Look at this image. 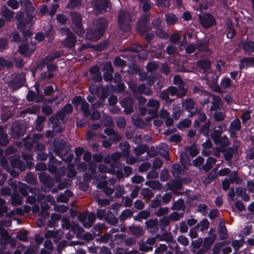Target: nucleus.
I'll return each instance as SVG.
<instances>
[{
    "label": "nucleus",
    "instance_id": "obj_8",
    "mask_svg": "<svg viewBox=\"0 0 254 254\" xmlns=\"http://www.w3.org/2000/svg\"><path fill=\"white\" fill-rule=\"evenodd\" d=\"M25 81V75L22 73H18L9 81V86L13 91L18 90L24 86Z\"/></svg>",
    "mask_w": 254,
    "mask_h": 254
},
{
    "label": "nucleus",
    "instance_id": "obj_49",
    "mask_svg": "<svg viewBox=\"0 0 254 254\" xmlns=\"http://www.w3.org/2000/svg\"><path fill=\"white\" fill-rule=\"evenodd\" d=\"M174 83L176 85H179L180 90H186L184 88V85L182 82V79L179 76H175L173 79Z\"/></svg>",
    "mask_w": 254,
    "mask_h": 254
},
{
    "label": "nucleus",
    "instance_id": "obj_51",
    "mask_svg": "<svg viewBox=\"0 0 254 254\" xmlns=\"http://www.w3.org/2000/svg\"><path fill=\"white\" fill-rule=\"evenodd\" d=\"M83 101V99L80 96H75L71 100V103L74 106L75 108H77L80 104Z\"/></svg>",
    "mask_w": 254,
    "mask_h": 254
},
{
    "label": "nucleus",
    "instance_id": "obj_62",
    "mask_svg": "<svg viewBox=\"0 0 254 254\" xmlns=\"http://www.w3.org/2000/svg\"><path fill=\"white\" fill-rule=\"evenodd\" d=\"M58 22L62 24H65L67 20V17L63 14H58L56 16Z\"/></svg>",
    "mask_w": 254,
    "mask_h": 254
},
{
    "label": "nucleus",
    "instance_id": "obj_6",
    "mask_svg": "<svg viewBox=\"0 0 254 254\" xmlns=\"http://www.w3.org/2000/svg\"><path fill=\"white\" fill-rule=\"evenodd\" d=\"M70 16L73 30L78 36L83 37L85 31L83 27L81 14L77 11H73L70 13Z\"/></svg>",
    "mask_w": 254,
    "mask_h": 254
},
{
    "label": "nucleus",
    "instance_id": "obj_57",
    "mask_svg": "<svg viewBox=\"0 0 254 254\" xmlns=\"http://www.w3.org/2000/svg\"><path fill=\"white\" fill-rule=\"evenodd\" d=\"M54 87L52 85H48L44 89V93L45 96H51L54 93Z\"/></svg>",
    "mask_w": 254,
    "mask_h": 254
},
{
    "label": "nucleus",
    "instance_id": "obj_30",
    "mask_svg": "<svg viewBox=\"0 0 254 254\" xmlns=\"http://www.w3.org/2000/svg\"><path fill=\"white\" fill-rule=\"evenodd\" d=\"M14 12L7 8L2 11V15L6 21H10L13 17Z\"/></svg>",
    "mask_w": 254,
    "mask_h": 254
},
{
    "label": "nucleus",
    "instance_id": "obj_41",
    "mask_svg": "<svg viewBox=\"0 0 254 254\" xmlns=\"http://www.w3.org/2000/svg\"><path fill=\"white\" fill-rule=\"evenodd\" d=\"M84 152L85 150L82 147H78L74 149V153L76 156L75 162H79L80 160L81 156Z\"/></svg>",
    "mask_w": 254,
    "mask_h": 254
},
{
    "label": "nucleus",
    "instance_id": "obj_19",
    "mask_svg": "<svg viewBox=\"0 0 254 254\" xmlns=\"http://www.w3.org/2000/svg\"><path fill=\"white\" fill-rule=\"evenodd\" d=\"M159 238L160 240L165 241L167 242L169 245H171L170 247L171 249H174L177 245L175 241H174L173 238L171 234H164L160 236Z\"/></svg>",
    "mask_w": 254,
    "mask_h": 254
},
{
    "label": "nucleus",
    "instance_id": "obj_47",
    "mask_svg": "<svg viewBox=\"0 0 254 254\" xmlns=\"http://www.w3.org/2000/svg\"><path fill=\"white\" fill-rule=\"evenodd\" d=\"M93 110L92 113H90V119L92 121H96L99 120L101 117V114L100 111L95 110L94 107H93Z\"/></svg>",
    "mask_w": 254,
    "mask_h": 254
},
{
    "label": "nucleus",
    "instance_id": "obj_26",
    "mask_svg": "<svg viewBox=\"0 0 254 254\" xmlns=\"http://www.w3.org/2000/svg\"><path fill=\"white\" fill-rule=\"evenodd\" d=\"M45 37L48 39V42H51L55 37V31L52 25H50L46 30H45Z\"/></svg>",
    "mask_w": 254,
    "mask_h": 254
},
{
    "label": "nucleus",
    "instance_id": "obj_55",
    "mask_svg": "<svg viewBox=\"0 0 254 254\" xmlns=\"http://www.w3.org/2000/svg\"><path fill=\"white\" fill-rule=\"evenodd\" d=\"M49 122L53 125H56V127H58L59 128H60L59 127V125H61L60 121L55 114L50 118Z\"/></svg>",
    "mask_w": 254,
    "mask_h": 254
},
{
    "label": "nucleus",
    "instance_id": "obj_48",
    "mask_svg": "<svg viewBox=\"0 0 254 254\" xmlns=\"http://www.w3.org/2000/svg\"><path fill=\"white\" fill-rule=\"evenodd\" d=\"M28 188L25 184H20L18 186V190L20 193L23 196H26L28 193Z\"/></svg>",
    "mask_w": 254,
    "mask_h": 254
},
{
    "label": "nucleus",
    "instance_id": "obj_35",
    "mask_svg": "<svg viewBox=\"0 0 254 254\" xmlns=\"http://www.w3.org/2000/svg\"><path fill=\"white\" fill-rule=\"evenodd\" d=\"M109 42L107 40L94 46V49L97 51H102L107 49L109 46Z\"/></svg>",
    "mask_w": 254,
    "mask_h": 254
},
{
    "label": "nucleus",
    "instance_id": "obj_4",
    "mask_svg": "<svg viewBox=\"0 0 254 254\" xmlns=\"http://www.w3.org/2000/svg\"><path fill=\"white\" fill-rule=\"evenodd\" d=\"M197 66L201 71L205 73V77L208 84H214L217 80V76L213 72L209 71L210 63L207 60H202L197 62Z\"/></svg>",
    "mask_w": 254,
    "mask_h": 254
},
{
    "label": "nucleus",
    "instance_id": "obj_56",
    "mask_svg": "<svg viewBox=\"0 0 254 254\" xmlns=\"http://www.w3.org/2000/svg\"><path fill=\"white\" fill-rule=\"evenodd\" d=\"M7 4L13 9H16L19 7V4L16 0H8Z\"/></svg>",
    "mask_w": 254,
    "mask_h": 254
},
{
    "label": "nucleus",
    "instance_id": "obj_46",
    "mask_svg": "<svg viewBox=\"0 0 254 254\" xmlns=\"http://www.w3.org/2000/svg\"><path fill=\"white\" fill-rule=\"evenodd\" d=\"M166 20L168 24H174L178 20V18L173 14H168L166 16Z\"/></svg>",
    "mask_w": 254,
    "mask_h": 254
},
{
    "label": "nucleus",
    "instance_id": "obj_7",
    "mask_svg": "<svg viewBox=\"0 0 254 254\" xmlns=\"http://www.w3.org/2000/svg\"><path fill=\"white\" fill-rule=\"evenodd\" d=\"M122 153L116 152L113 153L111 156L112 162L111 164L116 170V175H127V166H123L120 159L122 157Z\"/></svg>",
    "mask_w": 254,
    "mask_h": 254
},
{
    "label": "nucleus",
    "instance_id": "obj_16",
    "mask_svg": "<svg viewBox=\"0 0 254 254\" xmlns=\"http://www.w3.org/2000/svg\"><path fill=\"white\" fill-rule=\"evenodd\" d=\"M76 42V37L71 32L67 34L63 44L66 47L73 48L75 47Z\"/></svg>",
    "mask_w": 254,
    "mask_h": 254
},
{
    "label": "nucleus",
    "instance_id": "obj_23",
    "mask_svg": "<svg viewBox=\"0 0 254 254\" xmlns=\"http://www.w3.org/2000/svg\"><path fill=\"white\" fill-rule=\"evenodd\" d=\"M89 107V104L83 99V101L81 104L80 109L84 116L86 118H88L90 115V110Z\"/></svg>",
    "mask_w": 254,
    "mask_h": 254
},
{
    "label": "nucleus",
    "instance_id": "obj_60",
    "mask_svg": "<svg viewBox=\"0 0 254 254\" xmlns=\"http://www.w3.org/2000/svg\"><path fill=\"white\" fill-rule=\"evenodd\" d=\"M67 169L68 170V173L66 175H77L75 169V165L73 163L68 164L67 165Z\"/></svg>",
    "mask_w": 254,
    "mask_h": 254
},
{
    "label": "nucleus",
    "instance_id": "obj_31",
    "mask_svg": "<svg viewBox=\"0 0 254 254\" xmlns=\"http://www.w3.org/2000/svg\"><path fill=\"white\" fill-rule=\"evenodd\" d=\"M35 169L36 171L41 172L36 175H47L44 172L47 170V165L44 163H38L35 166Z\"/></svg>",
    "mask_w": 254,
    "mask_h": 254
},
{
    "label": "nucleus",
    "instance_id": "obj_52",
    "mask_svg": "<svg viewBox=\"0 0 254 254\" xmlns=\"http://www.w3.org/2000/svg\"><path fill=\"white\" fill-rule=\"evenodd\" d=\"M184 205V202L183 200H179L176 202H175L173 204L172 209L173 210H181Z\"/></svg>",
    "mask_w": 254,
    "mask_h": 254
},
{
    "label": "nucleus",
    "instance_id": "obj_28",
    "mask_svg": "<svg viewBox=\"0 0 254 254\" xmlns=\"http://www.w3.org/2000/svg\"><path fill=\"white\" fill-rule=\"evenodd\" d=\"M95 220V215H94V214L90 213L87 216L86 222H83V226L86 228L91 227L93 223L94 222Z\"/></svg>",
    "mask_w": 254,
    "mask_h": 254
},
{
    "label": "nucleus",
    "instance_id": "obj_42",
    "mask_svg": "<svg viewBox=\"0 0 254 254\" xmlns=\"http://www.w3.org/2000/svg\"><path fill=\"white\" fill-rule=\"evenodd\" d=\"M60 158L62 160L69 164L73 160V154L72 153H70L68 151L65 154H63Z\"/></svg>",
    "mask_w": 254,
    "mask_h": 254
},
{
    "label": "nucleus",
    "instance_id": "obj_61",
    "mask_svg": "<svg viewBox=\"0 0 254 254\" xmlns=\"http://www.w3.org/2000/svg\"><path fill=\"white\" fill-rule=\"evenodd\" d=\"M77 169L79 173L85 172L87 170V165L85 162L79 163L77 166Z\"/></svg>",
    "mask_w": 254,
    "mask_h": 254
},
{
    "label": "nucleus",
    "instance_id": "obj_45",
    "mask_svg": "<svg viewBox=\"0 0 254 254\" xmlns=\"http://www.w3.org/2000/svg\"><path fill=\"white\" fill-rule=\"evenodd\" d=\"M9 142L7 135L6 133L0 134V146H5Z\"/></svg>",
    "mask_w": 254,
    "mask_h": 254
},
{
    "label": "nucleus",
    "instance_id": "obj_27",
    "mask_svg": "<svg viewBox=\"0 0 254 254\" xmlns=\"http://www.w3.org/2000/svg\"><path fill=\"white\" fill-rule=\"evenodd\" d=\"M243 48L246 53L251 54L254 51V42H247L243 44Z\"/></svg>",
    "mask_w": 254,
    "mask_h": 254
},
{
    "label": "nucleus",
    "instance_id": "obj_24",
    "mask_svg": "<svg viewBox=\"0 0 254 254\" xmlns=\"http://www.w3.org/2000/svg\"><path fill=\"white\" fill-rule=\"evenodd\" d=\"M169 94L172 96L177 95L178 96L184 95L187 91L186 90H180V88H177L176 87H170L168 89Z\"/></svg>",
    "mask_w": 254,
    "mask_h": 254
},
{
    "label": "nucleus",
    "instance_id": "obj_18",
    "mask_svg": "<svg viewBox=\"0 0 254 254\" xmlns=\"http://www.w3.org/2000/svg\"><path fill=\"white\" fill-rule=\"evenodd\" d=\"M98 171L101 173H109L110 175H116V170L112 165L108 167L104 164H101L98 166Z\"/></svg>",
    "mask_w": 254,
    "mask_h": 254
},
{
    "label": "nucleus",
    "instance_id": "obj_22",
    "mask_svg": "<svg viewBox=\"0 0 254 254\" xmlns=\"http://www.w3.org/2000/svg\"><path fill=\"white\" fill-rule=\"evenodd\" d=\"M72 195V193L70 190H66L64 193L60 194L58 196L57 200L59 202L66 203L68 201L69 198L71 197Z\"/></svg>",
    "mask_w": 254,
    "mask_h": 254
},
{
    "label": "nucleus",
    "instance_id": "obj_29",
    "mask_svg": "<svg viewBox=\"0 0 254 254\" xmlns=\"http://www.w3.org/2000/svg\"><path fill=\"white\" fill-rule=\"evenodd\" d=\"M216 163V159L213 157H209L206 160V164L203 166V169L206 171L210 170L213 165Z\"/></svg>",
    "mask_w": 254,
    "mask_h": 254
},
{
    "label": "nucleus",
    "instance_id": "obj_43",
    "mask_svg": "<svg viewBox=\"0 0 254 254\" xmlns=\"http://www.w3.org/2000/svg\"><path fill=\"white\" fill-rule=\"evenodd\" d=\"M221 85L225 89H231L232 87L231 81L228 78H224L221 82Z\"/></svg>",
    "mask_w": 254,
    "mask_h": 254
},
{
    "label": "nucleus",
    "instance_id": "obj_12",
    "mask_svg": "<svg viewBox=\"0 0 254 254\" xmlns=\"http://www.w3.org/2000/svg\"><path fill=\"white\" fill-rule=\"evenodd\" d=\"M119 28L123 32L127 31V10H121L118 13Z\"/></svg>",
    "mask_w": 254,
    "mask_h": 254
},
{
    "label": "nucleus",
    "instance_id": "obj_21",
    "mask_svg": "<svg viewBox=\"0 0 254 254\" xmlns=\"http://www.w3.org/2000/svg\"><path fill=\"white\" fill-rule=\"evenodd\" d=\"M158 150L159 154L163 156L167 160H169L168 152L169 148L168 145L165 143H161L158 145Z\"/></svg>",
    "mask_w": 254,
    "mask_h": 254
},
{
    "label": "nucleus",
    "instance_id": "obj_58",
    "mask_svg": "<svg viewBox=\"0 0 254 254\" xmlns=\"http://www.w3.org/2000/svg\"><path fill=\"white\" fill-rule=\"evenodd\" d=\"M97 168V164L94 161H90L88 163V167L87 168L88 170L94 175V173H96Z\"/></svg>",
    "mask_w": 254,
    "mask_h": 254
},
{
    "label": "nucleus",
    "instance_id": "obj_37",
    "mask_svg": "<svg viewBox=\"0 0 254 254\" xmlns=\"http://www.w3.org/2000/svg\"><path fill=\"white\" fill-rule=\"evenodd\" d=\"M227 129V124H221L218 126V129H215L211 134L217 135V136H220L221 133L225 131Z\"/></svg>",
    "mask_w": 254,
    "mask_h": 254
},
{
    "label": "nucleus",
    "instance_id": "obj_54",
    "mask_svg": "<svg viewBox=\"0 0 254 254\" xmlns=\"http://www.w3.org/2000/svg\"><path fill=\"white\" fill-rule=\"evenodd\" d=\"M110 141L117 143L121 140V137L116 132L113 133L109 138Z\"/></svg>",
    "mask_w": 254,
    "mask_h": 254
},
{
    "label": "nucleus",
    "instance_id": "obj_36",
    "mask_svg": "<svg viewBox=\"0 0 254 254\" xmlns=\"http://www.w3.org/2000/svg\"><path fill=\"white\" fill-rule=\"evenodd\" d=\"M183 106L188 111H190L194 108V104L191 99H186L182 102Z\"/></svg>",
    "mask_w": 254,
    "mask_h": 254
},
{
    "label": "nucleus",
    "instance_id": "obj_11",
    "mask_svg": "<svg viewBox=\"0 0 254 254\" xmlns=\"http://www.w3.org/2000/svg\"><path fill=\"white\" fill-rule=\"evenodd\" d=\"M28 39L25 38L21 44L18 46V53L25 58H30L33 54L34 50H29L28 46Z\"/></svg>",
    "mask_w": 254,
    "mask_h": 254
},
{
    "label": "nucleus",
    "instance_id": "obj_13",
    "mask_svg": "<svg viewBox=\"0 0 254 254\" xmlns=\"http://www.w3.org/2000/svg\"><path fill=\"white\" fill-rule=\"evenodd\" d=\"M61 161H58L52 153L49 156V161L47 166L48 171L52 175H55L57 172V169L60 166Z\"/></svg>",
    "mask_w": 254,
    "mask_h": 254
},
{
    "label": "nucleus",
    "instance_id": "obj_40",
    "mask_svg": "<svg viewBox=\"0 0 254 254\" xmlns=\"http://www.w3.org/2000/svg\"><path fill=\"white\" fill-rule=\"evenodd\" d=\"M212 144L210 140H207L205 142L203 143V146L204 149L202 151V153L204 156H208L210 154V151H207L206 149L210 148L212 147Z\"/></svg>",
    "mask_w": 254,
    "mask_h": 254
},
{
    "label": "nucleus",
    "instance_id": "obj_10",
    "mask_svg": "<svg viewBox=\"0 0 254 254\" xmlns=\"http://www.w3.org/2000/svg\"><path fill=\"white\" fill-rule=\"evenodd\" d=\"M109 3V0H94L92 5L96 13L99 14L107 11Z\"/></svg>",
    "mask_w": 254,
    "mask_h": 254
},
{
    "label": "nucleus",
    "instance_id": "obj_1",
    "mask_svg": "<svg viewBox=\"0 0 254 254\" xmlns=\"http://www.w3.org/2000/svg\"><path fill=\"white\" fill-rule=\"evenodd\" d=\"M0 163L1 167L9 175H19V173L26 170L25 163L21 160V156L18 154L8 157H1Z\"/></svg>",
    "mask_w": 254,
    "mask_h": 254
},
{
    "label": "nucleus",
    "instance_id": "obj_38",
    "mask_svg": "<svg viewBox=\"0 0 254 254\" xmlns=\"http://www.w3.org/2000/svg\"><path fill=\"white\" fill-rule=\"evenodd\" d=\"M218 231L221 239H225L227 237V231L224 224H220Z\"/></svg>",
    "mask_w": 254,
    "mask_h": 254
},
{
    "label": "nucleus",
    "instance_id": "obj_33",
    "mask_svg": "<svg viewBox=\"0 0 254 254\" xmlns=\"http://www.w3.org/2000/svg\"><path fill=\"white\" fill-rule=\"evenodd\" d=\"M184 169H187L186 167H182L179 164H175L173 165L171 172L173 175H179L183 173Z\"/></svg>",
    "mask_w": 254,
    "mask_h": 254
},
{
    "label": "nucleus",
    "instance_id": "obj_63",
    "mask_svg": "<svg viewBox=\"0 0 254 254\" xmlns=\"http://www.w3.org/2000/svg\"><path fill=\"white\" fill-rule=\"evenodd\" d=\"M178 241L184 246H187L189 244V241L187 237L184 236H180L178 237Z\"/></svg>",
    "mask_w": 254,
    "mask_h": 254
},
{
    "label": "nucleus",
    "instance_id": "obj_20",
    "mask_svg": "<svg viewBox=\"0 0 254 254\" xmlns=\"http://www.w3.org/2000/svg\"><path fill=\"white\" fill-rule=\"evenodd\" d=\"M33 142L32 143L29 142L26 143V147L33 148L34 147L36 150L42 152L45 149V146L42 143L39 141H35L32 140Z\"/></svg>",
    "mask_w": 254,
    "mask_h": 254
},
{
    "label": "nucleus",
    "instance_id": "obj_3",
    "mask_svg": "<svg viewBox=\"0 0 254 254\" xmlns=\"http://www.w3.org/2000/svg\"><path fill=\"white\" fill-rule=\"evenodd\" d=\"M35 7L31 2L29 1L25 12H21L15 16L17 20V28L21 30L26 28L28 24L31 23L35 17Z\"/></svg>",
    "mask_w": 254,
    "mask_h": 254
},
{
    "label": "nucleus",
    "instance_id": "obj_17",
    "mask_svg": "<svg viewBox=\"0 0 254 254\" xmlns=\"http://www.w3.org/2000/svg\"><path fill=\"white\" fill-rule=\"evenodd\" d=\"M211 136L213 139V141L215 144H220L223 146H227L230 144L228 138L226 135H223L220 137V136L214 135V134H211Z\"/></svg>",
    "mask_w": 254,
    "mask_h": 254
},
{
    "label": "nucleus",
    "instance_id": "obj_14",
    "mask_svg": "<svg viewBox=\"0 0 254 254\" xmlns=\"http://www.w3.org/2000/svg\"><path fill=\"white\" fill-rule=\"evenodd\" d=\"M199 18L201 24L206 28L210 27L214 24V18L209 14H201L199 16Z\"/></svg>",
    "mask_w": 254,
    "mask_h": 254
},
{
    "label": "nucleus",
    "instance_id": "obj_15",
    "mask_svg": "<svg viewBox=\"0 0 254 254\" xmlns=\"http://www.w3.org/2000/svg\"><path fill=\"white\" fill-rule=\"evenodd\" d=\"M241 128V122L238 119H235L230 124L229 132L232 137H236L235 132L239 131Z\"/></svg>",
    "mask_w": 254,
    "mask_h": 254
},
{
    "label": "nucleus",
    "instance_id": "obj_32",
    "mask_svg": "<svg viewBox=\"0 0 254 254\" xmlns=\"http://www.w3.org/2000/svg\"><path fill=\"white\" fill-rule=\"evenodd\" d=\"M215 239V235H212L209 237L206 238L204 239L203 247L206 250L210 248V246L213 243Z\"/></svg>",
    "mask_w": 254,
    "mask_h": 254
},
{
    "label": "nucleus",
    "instance_id": "obj_2",
    "mask_svg": "<svg viewBox=\"0 0 254 254\" xmlns=\"http://www.w3.org/2000/svg\"><path fill=\"white\" fill-rule=\"evenodd\" d=\"M108 21L104 17H99L88 27L86 31L85 38L92 42H96L104 35L108 26Z\"/></svg>",
    "mask_w": 254,
    "mask_h": 254
},
{
    "label": "nucleus",
    "instance_id": "obj_9",
    "mask_svg": "<svg viewBox=\"0 0 254 254\" xmlns=\"http://www.w3.org/2000/svg\"><path fill=\"white\" fill-rule=\"evenodd\" d=\"M69 150L70 147L63 139L55 141L54 142V150L56 154L60 157L69 151Z\"/></svg>",
    "mask_w": 254,
    "mask_h": 254
},
{
    "label": "nucleus",
    "instance_id": "obj_50",
    "mask_svg": "<svg viewBox=\"0 0 254 254\" xmlns=\"http://www.w3.org/2000/svg\"><path fill=\"white\" fill-rule=\"evenodd\" d=\"M61 110L65 115L70 114L73 112V107L70 104L67 103L63 107Z\"/></svg>",
    "mask_w": 254,
    "mask_h": 254
},
{
    "label": "nucleus",
    "instance_id": "obj_59",
    "mask_svg": "<svg viewBox=\"0 0 254 254\" xmlns=\"http://www.w3.org/2000/svg\"><path fill=\"white\" fill-rule=\"evenodd\" d=\"M41 111L46 116H50L53 113V109L49 105L43 106Z\"/></svg>",
    "mask_w": 254,
    "mask_h": 254
},
{
    "label": "nucleus",
    "instance_id": "obj_25",
    "mask_svg": "<svg viewBox=\"0 0 254 254\" xmlns=\"http://www.w3.org/2000/svg\"><path fill=\"white\" fill-rule=\"evenodd\" d=\"M220 150L223 152L224 156L226 160H230L236 150V148L234 149L232 147H228L225 149V150H222V148H220Z\"/></svg>",
    "mask_w": 254,
    "mask_h": 254
},
{
    "label": "nucleus",
    "instance_id": "obj_64",
    "mask_svg": "<svg viewBox=\"0 0 254 254\" xmlns=\"http://www.w3.org/2000/svg\"><path fill=\"white\" fill-rule=\"evenodd\" d=\"M148 105L153 107L154 108L153 110L156 111L158 109L160 104L158 101L151 99L148 102Z\"/></svg>",
    "mask_w": 254,
    "mask_h": 254
},
{
    "label": "nucleus",
    "instance_id": "obj_5",
    "mask_svg": "<svg viewBox=\"0 0 254 254\" xmlns=\"http://www.w3.org/2000/svg\"><path fill=\"white\" fill-rule=\"evenodd\" d=\"M27 129L26 124L22 121H15L11 126L9 134L13 139L20 138L25 134Z\"/></svg>",
    "mask_w": 254,
    "mask_h": 254
},
{
    "label": "nucleus",
    "instance_id": "obj_44",
    "mask_svg": "<svg viewBox=\"0 0 254 254\" xmlns=\"http://www.w3.org/2000/svg\"><path fill=\"white\" fill-rule=\"evenodd\" d=\"M210 125V123L209 122L206 123L201 127L200 132L206 136H208Z\"/></svg>",
    "mask_w": 254,
    "mask_h": 254
},
{
    "label": "nucleus",
    "instance_id": "obj_53",
    "mask_svg": "<svg viewBox=\"0 0 254 254\" xmlns=\"http://www.w3.org/2000/svg\"><path fill=\"white\" fill-rule=\"evenodd\" d=\"M11 202L14 205H20L22 203V198L18 195H13L11 197Z\"/></svg>",
    "mask_w": 254,
    "mask_h": 254
},
{
    "label": "nucleus",
    "instance_id": "obj_34",
    "mask_svg": "<svg viewBox=\"0 0 254 254\" xmlns=\"http://www.w3.org/2000/svg\"><path fill=\"white\" fill-rule=\"evenodd\" d=\"M241 180L238 177H236L235 179H232L230 181L228 180H225L222 183L223 188L225 190H227L229 187L230 184L231 183H235L236 184H239L241 182Z\"/></svg>",
    "mask_w": 254,
    "mask_h": 254
},
{
    "label": "nucleus",
    "instance_id": "obj_39",
    "mask_svg": "<svg viewBox=\"0 0 254 254\" xmlns=\"http://www.w3.org/2000/svg\"><path fill=\"white\" fill-rule=\"evenodd\" d=\"M209 222L206 219H203L202 221L198 223L196 227L197 228H200V231H203L208 228Z\"/></svg>",
    "mask_w": 254,
    "mask_h": 254
}]
</instances>
